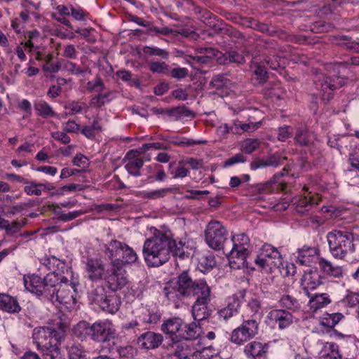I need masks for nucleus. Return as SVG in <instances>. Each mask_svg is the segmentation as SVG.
I'll list each match as a JSON object with an SVG mask.
<instances>
[{
    "label": "nucleus",
    "mask_w": 359,
    "mask_h": 359,
    "mask_svg": "<svg viewBox=\"0 0 359 359\" xmlns=\"http://www.w3.org/2000/svg\"><path fill=\"white\" fill-rule=\"evenodd\" d=\"M168 300L179 308L186 299H195L192 306V316L200 322L208 318L212 311L208 308L211 290L205 279L192 280L189 273L182 271L175 283H168L163 288Z\"/></svg>",
    "instance_id": "1"
},
{
    "label": "nucleus",
    "mask_w": 359,
    "mask_h": 359,
    "mask_svg": "<svg viewBox=\"0 0 359 359\" xmlns=\"http://www.w3.org/2000/svg\"><path fill=\"white\" fill-rule=\"evenodd\" d=\"M187 238H175L170 230L155 229L154 234L143 244L142 255L149 267H159L169 261L171 255L183 257Z\"/></svg>",
    "instance_id": "2"
},
{
    "label": "nucleus",
    "mask_w": 359,
    "mask_h": 359,
    "mask_svg": "<svg viewBox=\"0 0 359 359\" xmlns=\"http://www.w3.org/2000/svg\"><path fill=\"white\" fill-rule=\"evenodd\" d=\"M65 331L51 326H39L32 332L33 342L43 359H56L60 354V345Z\"/></svg>",
    "instance_id": "3"
},
{
    "label": "nucleus",
    "mask_w": 359,
    "mask_h": 359,
    "mask_svg": "<svg viewBox=\"0 0 359 359\" xmlns=\"http://www.w3.org/2000/svg\"><path fill=\"white\" fill-rule=\"evenodd\" d=\"M329 251L337 259L348 261L358 250L356 234L345 230L334 229L327 233Z\"/></svg>",
    "instance_id": "4"
},
{
    "label": "nucleus",
    "mask_w": 359,
    "mask_h": 359,
    "mask_svg": "<svg viewBox=\"0 0 359 359\" xmlns=\"http://www.w3.org/2000/svg\"><path fill=\"white\" fill-rule=\"evenodd\" d=\"M105 253L110 262L115 264L117 269H124L126 264H133L138 261L136 252L126 243L116 239L104 245Z\"/></svg>",
    "instance_id": "5"
},
{
    "label": "nucleus",
    "mask_w": 359,
    "mask_h": 359,
    "mask_svg": "<svg viewBox=\"0 0 359 359\" xmlns=\"http://www.w3.org/2000/svg\"><path fill=\"white\" fill-rule=\"evenodd\" d=\"M78 285L76 279L69 281L67 277L57 276V283L51 285L52 289L50 290L48 299L53 303L69 304L74 299Z\"/></svg>",
    "instance_id": "6"
},
{
    "label": "nucleus",
    "mask_w": 359,
    "mask_h": 359,
    "mask_svg": "<svg viewBox=\"0 0 359 359\" xmlns=\"http://www.w3.org/2000/svg\"><path fill=\"white\" fill-rule=\"evenodd\" d=\"M88 298L102 311L111 314L118 311L121 304L119 297L112 291H107L103 285L97 286L89 292Z\"/></svg>",
    "instance_id": "7"
},
{
    "label": "nucleus",
    "mask_w": 359,
    "mask_h": 359,
    "mask_svg": "<svg viewBox=\"0 0 359 359\" xmlns=\"http://www.w3.org/2000/svg\"><path fill=\"white\" fill-rule=\"evenodd\" d=\"M233 248L226 254L229 265L233 269H240L244 265L250 251V242L248 236L241 233L231 237Z\"/></svg>",
    "instance_id": "8"
},
{
    "label": "nucleus",
    "mask_w": 359,
    "mask_h": 359,
    "mask_svg": "<svg viewBox=\"0 0 359 359\" xmlns=\"http://www.w3.org/2000/svg\"><path fill=\"white\" fill-rule=\"evenodd\" d=\"M24 285L28 291L48 299L51 285L57 283V275L47 274L43 278L36 274L25 275Z\"/></svg>",
    "instance_id": "9"
},
{
    "label": "nucleus",
    "mask_w": 359,
    "mask_h": 359,
    "mask_svg": "<svg viewBox=\"0 0 359 359\" xmlns=\"http://www.w3.org/2000/svg\"><path fill=\"white\" fill-rule=\"evenodd\" d=\"M227 236L228 231L221 222L211 220L208 223L205 230V241L210 248L215 250L222 249Z\"/></svg>",
    "instance_id": "10"
},
{
    "label": "nucleus",
    "mask_w": 359,
    "mask_h": 359,
    "mask_svg": "<svg viewBox=\"0 0 359 359\" xmlns=\"http://www.w3.org/2000/svg\"><path fill=\"white\" fill-rule=\"evenodd\" d=\"M83 263L86 277L92 282L104 280L109 272V269L101 258L86 257Z\"/></svg>",
    "instance_id": "11"
},
{
    "label": "nucleus",
    "mask_w": 359,
    "mask_h": 359,
    "mask_svg": "<svg viewBox=\"0 0 359 359\" xmlns=\"http://www.w3.org/2000/svg\"><path fill=\"white\" fill-rule=\"evenodd\" d=\"M257 333L258 323L255 320H246L232 331L230 340L236 345H242L254 338Z\"/></svg>",
    "instance_id": "12"
},
{
    "label": "nucleus",
    "mask_w": 359,
    "mask_h": 359,
    "mask_svg": "<svg viewBox=\"0 0 359 359\" xmlns=\"http://www.w3.org/2000/svg\"><path fill=\"white\" fill-rule=\"evenodd\" d=\"M116 337V329L111 320H99L92 323L91 339L95 342L104 343Z\"/></svg>",
    "instance_id": "13"
},
{
    "label": "nucleus",
    "mask_w": 359,
    "mask_h": 359,
    "mask_svg": "<svg viewBox=\"0 0 359 359\" xmlns=\"http://www.w3.org/2000/svg\"><path fill=\"white\" fill-rule=\"evenodd\" d=\"M273 268L283 277L294 276L296 273L294 264L284 262L280 250L271 245V271Z\"/></svg>",
    "instance_id": "14"
},
{
    "label": "nucleus",
    "mask_w": 359,
    "mask_h": 359,
    "mask_svg": "<svg viewBox=\"0 0 359 359\" xmlns=\"http://www.w3.org/2000/svg\"><path fill=\"white\" fill-rule=\"evenodd\" d=\"M109 265V272L104 280L107 283L108 287L114 292L126 285L128 278L124 269L121 267L117 269L115 264L111 262Z\"/></svg>",
    "instance_id": "15"
},
{
    "label": "nucleus",
    "mask_w": 359,
    "mask_h": 359,
    "mask_svg": "<svg viewBox=\"0 0 359 359\" xmlns=\"http://www.w3.org/2000/svg\"><path fill=\"white\" fill-rule=\"evenodd\" d=\"M183 325L184 321L180 318H170L163 321L161 330L172 343L177 344L181 341Z\"/></svg>",
    "instance_id": "16"
},
{
    "label": "nucleus",
    "mask_w": 359,
    "mask_h": 359,
    "mask_svg": "<svg viewBox=\"0 0 359 359\" xmlns=\"http://www.w3.org/2000/svg\"><path fill=\"white\" fill-rule=\"evenodd\" d=\"M321 285L322 277L317 269L305 271L300 280V286L307 297H310L311 291L316 290Z\"/></svg>",
    "instance_id": "17"
},
{
    "label": "nucleus",
    "mask_w": 359,
    "mask_h": 359,
    "mask_svg": "<svg viewBox=\"0 0 359 359\" xmlns=\"http://www.w3.org/2000/svg\"><path fill=\"white\" fill-rule=\"evenodd\" d=\"M41 264L51 273L49 274L57 275L61 277L62 273H69L70 266L64 259H60L53 255L46 256L41 259Z\"/></svg>",
    "instance_id": "18"
},
{
    "label": "nucleus",
    "mask_w": 359,
    "mask_h": 359,
    "mask_svg": "<svg viewBox=\"0 0 359 359\" xmlns=\"http://www.w3.org/2000/svg\"><path fill=\"white\" fill-rule=\"evenodd\" d=\"M337 80L338 79L323 76L321 79L316 81V88L320 90V95L323 100L329 101L333 97V92L340 86Z\"/></svg>",
    "instance_id": "19"
},
{
    "label": "nucleus",
    "mask_w": 359,
    "mask_h": 359,
    "mask_svg": "<svg viewBox=\"0 0 359 359\" xmlns=\"http://www.w3.org/2000/svg\"><path fill=\"white\" fill-rule=\"evenodd\" d=\"M320 250L317 247L304 245L297 249V263L302 266H310L318 260Z\"/></svg>",
    "instance_id": "20"
},
{
    "label": "nucleus",
    "mask_w": 359,
    "mask_h": 359,
    "mask_svg": "<svg viewBox=\"0 0 359 359\" xmlns=\"http://www.w3.org/2000/svg\"><path fill=\"white\" fill-rule=\"evenodd\" d=\"M125 159L126 160L125 168L128 173L135 177H140L141 175L140 169L142 168L144 161H150V156H148L145 159H143L135 154V150H130L126 154Z\"/></svg>",
    "instance_id": "21"
},
{
    "label": "nucleus",
    "mask_w": 359,
    "mask_h": 359,
    "mask_svg": "<svg viewBox=\"0 0 359 359\" xmlns=\"http://www.w3.org/2000/svg\"><path fill=\"white\" fill-rule=\"evenodd\" d=\"M163 341V337L160 333L147 331L142 334L137 339L139 346L145 350L158 348Z\"/></svg>",
    "instance_id": "22"
},
{
    "label": "nucleus",
    "mask_w": 359,
    "mask_h": 359,
    "mask_svg": "<svg viewBox=\"0 0 359 359\" xmlns=\"http://www.w3.org/2000/svg\"><path fill=\"white\" fill-rule=\"evenodd\" d=\"M269 64V60L259 61L257 58H255L252 62L250 69L253 72V79L257 81V84H264L267 81Z\"/></svg>",
    "instance_id": "23"
},
{
    "label": "nucleus",
    "mask_w": 359,
    "mask_h": 359,
    "mask_svg": "<svg viewBox=\"0 0 359 359\" xmlns=\"http://www.w3.org/2000/svg\"><path fill=\"white\" fill-rule=\"evenodd\" d=\"M244 352L250 359H267L268 344L254 341L245 346Z\"/></svg>",
    "instance_id": "24"
},
{
    "label": "nucleus",
    "mask_w": 359,
    "mask_h": 359,
    "mask_svg": "<svg viewBox=\"0 0 359 359\" xmlns=\"http://www.w3.org/2000/svg\"><path fill=\"white\" fill-rule=\"evenodd\" d=\"M318 266L321 272L326 276L335 278H340L344 276L342 266L334 265L331 261L325 257H320L318 258Z\"/></svg>",
    "instance_id": "25"
},
{
    "label": "nucleus",
    "mask_w": 359,
    "mask_h": 359,
    "mask_svg": "<svg viewBox=\"0 0 359 359\" xmlns=\"http://www.w3.org/2000/svg\"><path fill=\"white\" fill-rule=\"evenodd\" d=\"M309 297L308 306L309 310L313 313L325 308L332 302L330 296L327 293H317L315 294L310 293V297Z\"/></svg>",
    "instance_id": "26"
},
{
    "label": "nucleus",
    "mask_w": 359,
    "mask_h": 359,
    "mask_svg": "<svg viewBox=\"0 0 359 359\" xmlns=\"http://www.w3.org/2000/svg\"><path fill=\"white\" fill-rule=\"evenodd\" d=\"M273 299L278 302L279 306L287 309L289 310H297L299 309V301L292 295L288 294H281L276 291L273 293Z\"/></svg>",
    "instance_id": "27"
},
{
    "label": "nucleus",
    "mask_w": 359,
    "mask_h": 359,
    "mask_svg": "<svg viewBox=\"0 0 359 359\" xmlns=\"http://www.w3.org/2000/svg\"><path fill=\"white\" fill-rule=\"evenodd\" d=\"M0 310L15 313H18L21 307L16 298L6 293H0Z\"/></svg>",
    "instance_id": "28"
},
{
    "label": "nucleus",
    "mask_w": 359,
    "mask_h": 359,
    "mask_svg": "<svg viewBox=\"0 0 359 359\" xmlns=\"http://www.w3.org/2000/svg\"><path fill=\"white\" fill-rule=\"evenodd\" d=\"M201 327L199 325V324L196 322V320L189 324L184 323L181 336V341L195 340L201 336Z\"/></svg>",
    "instance_id": "29"
},
{
    "label": "nucleus",
    "mask_w": 359,
    "mask_h": 359,
    "mask_svg": "<svg viewBox=\"0 0 359 359\" xmlns=\"http://www.w3.org/2000/svg\"><path fill=\"white\" fill-rule=\"evenodd\" d=\"M34 107L38 116L44 118L57 117V114L53 110L50 104L47 102L40 100L34 103Z\"/></svg>",
    "instance_id": "30"
},
{
    "label": "nucleus",
    "mask_w": 359,
    "mask_h": 359,
    "mask_svg": "<svg viewBox=\"0 0 359 359\" xmlns=\"http://www.w3.org/2000/svg\"><path fill=\"white\" fill-rule=\"evenodd\" d=\"M271 317H273L280 329H284L288 327L292 322V314L285 310H276L271 313Z\"/></svg>",
    "instance_id": "31"
},
{
    "label": "nucleus",
    "mask_w": 359,
    "mask_h": 359,
    "mask_svg": "<svg viewBox=\"0 0 359 359\" xmlns=\"http://www.w3.org/2000/svg\"><path fill=\"white\" fill-rule=\"evenodd\" d=\"M245 295L246 290L245 289L238 290L236 293L228 297L227 305L225 307L233 309V313L237 314Z\"/></svg>",
    "instance_id": "32"
},
{
    "label": "nucleus",
    "mask_w": 359,
    "mask_h": 359,
    "mask_svg": "<svg viewBox=\"0 0 359 359\" xmlns=\"http://www.w3.org/2000/svg\"><path fill=\"white\" fill-rule=\"evenodd\" d=\"M178 191L179 188L177 187H165L150 191H144L142 193L141 196L144 198L157 200L164 198L170 193H176Z\"/></svg>",
    "instance_id": "33"
},
{
    "label": "nucleus",
    "mask_w": 359,
    "mask_h": 359,
    "mask_svg": "<svg viewBox=\"0 0 359 359\" xmlns=\"http://www.w3.org/2000/svg\"><path fill=\"white\" fill-rule=\"evenodd\" d=\"M321 359H340L339 346L334 342H327L321 351Z\"/></svg>",
    "instance_id": "34"
},
{
    "label": "nucleus",
    "mask_w": 359,
    "mask_h": 359,
    "mask_svg": "<svg viewBox=\"0 0 359 359\" xmlns=\"http://www.w3.org/2000/svg\"><path fill=\"white\" fill-rule=\"evenodd\" d=\"M52 58L53 56L50 54L44 55L40 51H36V59L38 60H46V63L42 66L43 70L49 73H56L60 70L61 65L59 62L55 64L50 63Z\"/></svg>",
    "instance_id": "35"
},
{
    "label": "nucleus",
    "mask_w": 359,
    "mask_h": 359,
    "mask_svg": "<svg viewBox=\"0 0 359 359\" xmlns=\"http://www.w3.org/2000/svg\"><path fill=\"white\" fill-rule=\"evenodd\" d=\"M342 318L344 315L341 313H325L320 318V325L326 328H333Z\"/></svg>",
    "instance_id": "36"
},
{
    "label": "nucleus",
    "mask_w": 359,
    "mask_h": 359,
    "mask_svg": "<svg viewBox=\"0 0 359 359\" xmlns=\"http://www.w3.org/2000/svg\"><path fill=\"white\" fill-rule=\"evenodd\" d=\"M91 332H92V324H90L86 321L79 322L73 328L74 334L76 337L81 338V339H84L88 337L91 339Z\"/></svg>",
    "instance_id": "37"
},
{
    "label": "nucleus",
    "mask_w": 359,
    "mask_h": 359,
    "mask_svg": "<svg viewBox=\"0 0 359 359\" xmlns=\"http://www.w3.org/2000/svg\"><path fill=\"white\" fill-rule=\"evenodd\" d=\"M142 321L147 324H156L161 318V313L156 308L145 309L142 314Z\"/></svg>",
    "instance_id": "38"
},
{
    "label": "nucleus",
    "mask_w": 359,
    "mask_h": 359,
    "mask_svg": "<svg viewBox=\"0 0 359 359\" xmlns=\"http://www.w3.org/2000/svg\"><path fill=\"white\" fill-rule=\"evenodd\" d=\"M314 137L313 132L307 129H298L296 132L294 141L301 146H308Z\"/></svg>",
    "instance_id": "39"
},
{
    "label": "nucleus",
    "mask_w": 359,
    "mask_h": 359,
    "mask_svg": "<svg viewBox=\"0 0 359 359\" xmlns=\"http://www.w3.org/2000/svg\"><path fill=\"white\" fill-rule=\"evenodd\" d=\"M247 53L243 49L230 50L224 54L226 60L230 63L244 64L245 62V56Z\"/></svg>",
    "instance_id": "40"
},
{
    "label": "nucleus",
    "mask_w": 359,
    "mask_h": 359,
    "mask_svg": "<svg viewBox=\"0 0 359 359\" xmlns=\"http://www.w3.org/2000/svg\"><path fill=\"white\" fill-rule=\"evenodd\" d=\"M65 109L69 111L68 114L75 115L83 111H87L88 107L86 102L72 100L65 105Z\"/></svg>",
    "instance_id": "41"
},
{
    "label": "nucleus",
    "mask_w": 359,
    "mask_h": 359,
    "mask_svg": "<svg viewBox=\"0 0 359 359\" xmlns=\"http://www.w3.org/2000/svg\"><path fill=\"white\" fill-rule=\"evenodd\" d=\"M347 138L340 135H332L328 137L327 144L331 148L338 150L340 154L344 152V149L347 147Z\"/></svg>",
    "instance_id": "42"
},
{
    "label": "nucleus",
    "mask_w": 359,
    "mask_h": 359,
    "mask_svg": "<svg viewBox=\"0 0 359 359\" xmlns=\"http://www.w3.org/2000/svg\"><path fill=\"white\" fill-rule=\"evenodd\" d=\"M314 204H318V202L315 201V200L311 196L309 198L305 196L300 198L296 203L295 210L297 212L304 214L309 211Z\"/></svg>",
    "instance_id": "43"
},
{
    "label": "nucleus",
    "mask_w": 359,
    "mask_h": 359,
    "mask_svg": "<svg viewBox=\"0 0 359 359\" xmlns=\"http://www.w3.org/2000/svg\"><path fill=\"white\" fill-rule=\"evenodd\" d=\"M63 69L71 74L83 75L86 72L90 73L89 68H82L79 65L71 61H66L63 64Z\"/></svg>",
    "instance_id": "44"
},
{
    "label": "nucleus",
    "mask_w": 359,
    "mask_h": 359,
    "mask_svg": "<svg viewBox=\"0 0 359 359\" xmlns=\"http://www.w3.org/2000/svg\"><path fill=\"white\" fill-rule=\"evenodd\" d=\"M168 114L175 118L176 120L183 118L184 117H191L193 113L187 107L182 106L171 109L168 111Z\"/></svg>",
    "instance_id": "45"
},
{
    "label": "nucleus",
    "mask_w": 359,
    "mask_h": 359,
    "mask_svg": "<svg viewBox=\"0 0 359 359\" xmlns=\"http://www.w3.org/2000/svg\"><path fill=\"white\" fill-rule=\"evenodd\" d=\"M231 84V81L227 79L224 75L218 74L212 77L210 85L217 90L222 89L223 88L228 87Z\"/></svg>",
    "instance_id": "46"
},
{
    "label": "nucleus",
    "mask_w": 359,
    "mask_h": 359,
    "mask_svg": "<svg viewBox=\"0 0 359 359\" xmlns=\"http://www.w3.org/2000/svg\"><path fill=\"white\" fill-rule=\"evenodd\" d=\"M269 247L267 244H264L255 260L256 264L262 269L264 268L268 264V259L269 258Z\"/></svg>",
    "instance_id": "47"
},
{
    "label": "nucleus",
    "mask_w": 359,
    "mask_h": 359,
    "mask_svg": "<svg viewBox=\"0 0 359 359\" xmlns=\"http://www.w3.org/2000/svg\"><path fill=\"white\" fill-rule=\"evenodd\" d=\"M339 41L338 45L344 46L352 52L359 53V41H351L346 36H340Z\"/></svg>",
    "instance_id": "48"
},
{
    "label": "nucleus",
    "mask_w": 359,
    "mask_h": 359,
    "mask_svg": "<svg viewBox=\"0 0 359 359\" xmlns=\"http://www.w3.org/2000/svg\"><path fill=\"white\" fill-rule=\"evenodd\" d=\"M216 354V350L211 346H208L194 352L193 359H211Z\"/></svg>",
    "instance_id": "49"
},
{
    "label": "nucleus",
    "mask_w": 359,
    "mask_h": 359,
    "mask_svg": "<svg viewBox=\"0 0 359 359\" xmlns=\"http://www.w3.org/2000/svg\"><path fill=\"white\" fill-rule=\"evenodd\" d=\"M24 188L25 192L29 196H40L41 194V189H40L42 185L41 183L28 181V184Z\"/></svg>",
    "instance_id": "50"
},
{
    "label": "nucleus",
    "mask_w": 359,
    "mask_h": 359,
    "mask_svg": "<svg viewBox=\"0 0 359 359\" xmlns=\"http://www.w3.org/2000/svg\"><path fill=\"white\" fill-rule=\"evenodd\" d=\"M142 51L145 55L149 56L157 55L163 58H167L168 57V53L165 50L155 46H146L142 48Z\"/></svg>",
    "instance_id": "51"
},
{
    "label": "nucleus",
    "mask_w": 359,
    "mask_h": 359,
    "mask_svg": "<svg viewBox=\"0 0 359 359\" xmlns=\"http://www.w3.org/2000/svg\"><path fill=\"white\" fill-rule=\"evenodd\" d=\"M259 146V142L256 139H247L242 145L241 149L247 154H251L255 151Z\"/></svg>",
    "instance_id": "52"
},
{
    "label": "nucleus",
    "mask_w": 359,
    "mask_h": 359,
    "mask_svg": "<svg viewBox=\"0 0 359 359\" xmlns=\"http://www.w3.org/2000/svg\"><path fill=\"white\" fill-rule=\"evenodd\" d=\"M86 88L89 92L102 93L104 89V85L101 79L97 77L95 80L87 83Z\"/></svg>",
    "instance_id": "53"
},
{
    "label": "nucleus",
    "mask_w": 359,
    "mask_h": 359,
    "mask_svg": "<svg viewBox=\"0 0 359 359\" xmlns=\"http://www.w3.org/2000/svg\"><path fill=\"white\" fill-rule=\"evenodd\" d=\"M149 69L153 73L168 74L169 66L165 62H153L149 64Z\"/></svg>",
    "instance_id": "54"
},
{
    "label": "nucleus",
    "mask_w": 359,
    "mask_h": 359,
    "mask_svg": "<svg viewBox=\"0 0 359 359\" xmlns=\"http://www.w3.org/2000/svg\"><path fill=\"white\" fill-rule=\"evenodd\" d=\"M189 74L188 69L185 67H176L172 69H168V75L171 76L173 79H176L177 80H182L186 78Z\"/></svg>",
    "instance_id": "55"
},
{
    "label": "nucleus",
    "mask_w": 359,
    "mask_h": 359,
    "mask_svg": "<svg viewBox=\"0 0 359 359\" xmlns=\"http://www.w3.org/2000/svg\"><path fill=\"white\" fill-rule=\"evenodd\" d=\"M72 163L82 169L87 168L90 164L88 158L81 153L76 154L72 160Z\"/></svg>",
    "instance_id": "56"
},
{
    "label": "nucleus",
    "mask_w": 359,
    "mask_h": 359,
    "mask_svg": "<svg viewBox=\"0 0 359 359\" xmlns=\"http://www.w3.org/2000/svg\"><path fill=\"white\" fill-rule=\"evenodd\" d=\"M82 213L83 212L80 210H75L67 213H61L58 215L57 219L62 222H69L77 218L81 215Z\"/></svg>",
    "instance_id": "57"
},
{
    "label": "nucleus",
    "mask_w": 359,
    "mask_h": 359,
    "mask_svg": "<svg viewBox=\"0 0 359 359\" xmlns=\"http://www.w3.org/2000/svg\"><path fill=\"white\" fill-rule=\"evenodd\" d=\"M69 359H85L83 355V351L78 346L73 345L69 348Z\"/></svg>",
    "instance_id": "58"
},
{
    "label": "nucleus",
    "mask_w": 359,
    "mask_h": 359,
    "mask_svg": "<svg viewBox=\"0 0 359 359\" xmlns=\"http://www.w3.org/2000/svg\"><path fill=\"white\" fill-rule=\"evenodd\" d=\"M246 161V158L243 154L238 153L234 155L233 156L228 158L224 163V167H229L236 163H244Z\"/></svg>",
    "instance_id": "59"
},
{
    "label": "nucleus",
    "mask_w": 359,
    "mask_h": 359,
    "mask_svg": "<svg viewBox=\"0 0 359 359\" xmlns=\"http://www.w3.org/2000/svg\"><path fill=\"white\" fill-rule=\"evenodd\" d=\"M51 137L55 140L59 141L65 144H69L71 141L70 137L67 135V133L65 131L53 132L51 133Z\"/></svg>",
    "instance_id": "60"
},
{
    "label": "nucleus",
    "mask_w": 359,
    "mask_h": 359,
    "mask_svg": "<svg viewBox=\"0 0 359 359\" xmlns=\"http://www.w3.org/2000/svg\"><path fill=\"white\" fill-rule=\"evenodd\" d=\"M184 163L189 165L193 170H198L203 167V160L201 158L189 157L184 161Z\"/></svg>",
    "instance_id": "61"
},
{
    "label": "nucleus",
    "mask_w": 359,
    "mask_h": 359,
    "mask_svg": "<svg viewBox=\"0 0 359 359\" xmlns=\"http://www.w3.org/2000/svg\"><path fill=\"white\" fill-rule=\"evenodd\" d=\"M170 174L173 178H184L189 175V170L184 166H178L174 171H171Z\"/></svg>",
    "instance_id": "62"
},
{
    "label": "nucleus",
    "mask_w": 359,
    "mask_h": 359,
    "mask_svg": "<svg viewBox=\"0 0 359 359\" xmlns=\"http://www.w3.org/2000/svg\"><path fill=\"white\" fill-rule=\"evenodd\" d=\"M217 315L219 319L227 320L236 314L233 313V309H226V307H224L218 310Z\"/></svg>",
    "instance_id": "63"
},
{
    "label": "nucleus",
    "mask_w": 359,
    "mask_h": 359,
    "mask_svg": "<svg viewBox=\"0 0 359 359\" xmlns=\"http://www.w3.org/2000/svg\"><path fill=\"white\" fill-rule=\"evenodd\" d=\"M174 355L178 359H189L187 355V348H184L182 345H177L174 351Z\"/></svg>",
    "instance_id": "64"
}]
</instances>
